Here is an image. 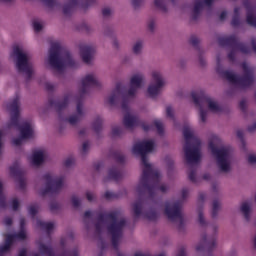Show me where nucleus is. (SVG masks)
I'll use <instances>...</instances> for the list:
<instances>
[{
	"instance_id": "1",
	"label": "nucleus",
	"mask_w": 256,
	"mask_h": 256,
	"mask_svg": "<svg viewBox=\"0 0 256 256\" xmlns=\"http://www.w3.org/2000/svg\"><path fill=\"white\" fill-rule=\"evenodd\" d=\"M155 149V142L153 140H143L134 144L132 153L134 155H140L142 161L143 172L140 178V182L136 187V193L139 195H149L153 197L155 194L161 191L165 193L167 186L161 183V174L159 170L155 169L153 165L149 163L147 159L148 153H153Z\"/></svg>"
},
{
	"instance_id": "2",
	"label": "nucleus",
	"mask_w": 256,
	"mask_h": 256,
	"mask_svg": "<svg viewBox=\"0 0 256 256\" xmlns=\"http://www.w3.org/2000/svg\"><path fill=\"white\" fill-rule=\"evenodd\" d=\"M103 83L99 79V76L95 73L86 74L80 81L79 86V96L73 97V95L69 94L64 97L61 102H54V107L57 111H63L71 103L74 101L76 103V114L71 115L69 118L65 119L66 123L70 125H77L83 117H85V108L83 107V97L89 93L90 89L96 88L101 89Z\"/></svg>"
},
{
	"instance_id": "3",
	"label": "nucleus",
	"mask_w": 256,
	"mask_h": 256,
	"mask_svg": "<svg viewBox=\"0 0 256 256\" xmlns=\"http://www.w3.org/2000/svg\"><path fill=\"white\" fill-rule=\"evenodd\" d=\"M7 109L11 115L8 129H18L20 133V137L14 138L12 143L13 145H16V147H19V145H23V141H25V139H33V136L35 135L33 122H19V113H21V102L19 101V96H16L13 101L7 104Z\"/></svg>"
},
{
	"instance_id": "4",
	"label": "nucleus",
	"mask_w": 256,
	"mask_h": 256,
	"mask_svg": "<svg viewBox=\"0 0 256 256\" xmlns=\"http://www.w3.org/2000/svg\"><path fill=\"white\" fill-rule=\"evenodd\" d=\"M145 85V75L143 73L138 72L133 74L130 77V88L127 90L125 85L122 83L116 84L115 88L111 91V93L105 98L106 105H117L119 100L122 99L126 101V99H135L137 96V92L141 87Z\"/></svg>"
},
{
	"instance_id": "5",
	"label": "nucleus",
	"mask_w": 256,
	"mask_h": 256,
	"mask_svg": "<svg viewBox=\"0 0 256 256\" xmlns=\"http://www.w3.org/2000/svg\"><path fill=\"white\" fill-rule=\"evenodd\" d=\"M126 221L121 213L114 211L110 213L99 214L98 222L96 224V230L101 232L102 229L107 227L108 233L112 237V245L114 249L119 247V241L123 236V228L125 227Z\"/></svg>"
},
{
	"instance_id": "6",
	"label": "nucleus",
	"mask_w": 256,
	"mask_h": 256,
	"mask_svg": "<svg viewBox=\"0 0 256 256\" xmlns=\"http://www.w3.org/2000/svg\"><path fill=\"white\" fill-rule=\"evenodd\" d=\"M45 65L57 73H63L67 67L75 69L78 64L60 42H52L48 56L45 58Z\"/></svg>"
},
{
	"instance_id": "7",
	"label": "nucleus",
	"mask_w": 256,
	"mask_h": 256,
	"mask_svg": "<svg viewBox=\"0 0 256 256\" xmlns=\"http://www.w3.org/2000/svg\"><path fill=\"white\" fill-rule=\"evenodd\" d=\"M185 139L184 155L188 165H199L201 161V140L195 135V130L191 125L183 128Z\"/></svg>"
},
{
	"instance_id": "8",
	"label": "nucleus",
	"mask_w": 256,
	"mask_h": 256,
	"mask_svg": "<svg viewBox=\"0 0 256 256\" xmlns=\"http://www.w3.org/2000/svg\"><path fill=\"white\" fill-rule=\"evenodd\" d=\"M209 149L216 159L219 170L222 173H230L232 163L231 148L221 146V139L217 135H212L209 141Z\"/></svg>"
},
{
	"instance_id": "9",
	"label": "nucleus",
	"mask_w": 256,
	"mask_h": 256,
	"mask_svg": "<svg viewBox=\"0 0 256 256\" xmlns=\"http://www.w3.org/2000/svg\"><path fill=\"white\" fill-rule=\"evenodd\" d=\"M242 69L244 72L243 77H238L235 73L231 71H223L219 67V60H218V67L217 73L221 75L224 79H227L231 85L234 87H238L239 89H247V87H251L253 83H255V76L253 75V68L249 66L246 62L242 64Z\"/></svg>"
},
{
	"instance_id": "10",
	"label": "nucleus",
	"mask_w": 256,
	"mask_h": 256,
	"mask_svg": "<svg viewBox=\"0 0 256 256\" xmlns=\"http://www.w3.org/2000/svg\"><path fill=\"white\" fill-rule=\"evenodd\" d=\"M192 99L194 104L200 110V121L201 123L207 122L208 111L205 109L208 107L211 113H221L222 108L217 101L207 96L203 91L192 92Z\"/></svg>"
},
{
	"instance_id": "11",
	"label": "nucleus",
	"mask_w": 256,
	"mask_h": 256,
	"mask_svg": "<svg viewBox=\"0 0 256 256\" xmlns=\"http://www.w3.org/2000/svg\"><path fill=\"white\" fill-rule=\"evenodd\" d=\"M13 55L16 57V68L19 73H23L26 79L29 81L33 77V63L31 62V54L23 50L21 46H14Z\"/></svg>"
},
{
	"instance_id": "12",
	"label": "nucleus",
	"mask_w": 256,
	"mask_h": 256,
	"mask_svg": "<svg viewBox=\"0 0 256 256\" xmlns=\"http://www.w3.org/2000/svg\"><path fill=\"white\" fill-rule=\"evenodd\" d=\"M42 181L44 183V187L39 190V195H53L55 193H59L65 185V178L52 176L51 173H46Z\"/></svg>"
},
{
	"instance_id": "13",
	"label": "nucleus",
	"mask_w": 256,
	"mask_h": 256,
	"mask_svg": "<svg viewBox=\"0 0 256 256\" xmlns=\"http://www.w3.org/2000/svg\"><path fill=\"white\" fill-rule=\"evenodd\" d=\"M165 215L172 223H178L179 227L183 225V202H166Z\"/></svg>"
},
{
	"instance_id": "14",
	"label": "nucleus",
	"mask_w": 256,
	"mask_h": 256,
	"mask_svg": "<svg viewBox=\"0 0 256 256\" xmlns=\"http://www.w3.org/2000/svg\"><path fill=\"white\" fill-rule=\"evenodd\" d=\"M151 77L152 82L148 86L147 93L149 97L155 98L161 93V90L165 87L167 82L159 70H153Z\"/></svg>"
},
{
	"instance_id": "15",
	"label": "nucleus",
	"mask_w": 256,
	"mask_h": 256,
	"mask_svg": "<svg viewBox=\"0 0 256 256\" xmlns=\"http://www.w3.org/2000/svg\"><path fill=\"white\" fill-rule=\"evenodd\" d=\"M24 226H25V220H24V218H21L20 219V227H21L20 232L18 234H8L6 236L5 244L0 248V253H7V251H9V249H11V245H13V243H15V241H23L26 239L27 233L23 229Z\"/></svg>"
},
{
	"instance_id": "16",
	"label": "nucleus",
	"mask_w": 256,
	"mask_h": 256,
	"mask_svg": "<svg viewBox=\"0 0 256 256\" xmlns=\"http://www.w3.org/2000/svg\"><path fill=\"white\" fill-rule=\"evenodd\" d=\"M123 111H125L124 119H123V124L126 129H135V127H138L139 125V118L129 110V108L123 104L122 105Z\"/></svg>"
},
{
	"instance_id": "17",
	"label": "nucleus",
	"mask_w": 256,
	"mask_h": 256,
	"mask_svg": "<svg viewBox=\"0 0 256 256\" xmlns=\"http://www.w3.org/2000/svg\"><path fill=\"white\" fill-rule=\"evenodd\" d=\"M95 53V46L90 44L80 45V55L84 63H91L93 55Z\"/></svg>"
},
{
	"instance_id": "18",
	"label": "nucleus",
	"mask_w": 256,
	"mask_h": 256,
	"mask_svg": "<svg viewBox=\"0 0 256 256\" xmlns=\"http://www.w3.org/2000/svg\"><path fill=\"white\" fill-rule=\"evenodd\" d=\"M205 201V194L200 193L198 197V207H197V213H198V222L201 225V227H205L207 225V221H205V217L203 216V207L201 206V203Z\"/></svg>"
},
{
	"instance_id": "19",
	"label": "nucleus",
	"mask_w": 256,
	"mask_h": 256,
	"mask_svg": "<svg viewBox=\"0 0 256 256\" xmlns=\"http://www.w3.org/2000/svg\"><path fill=\"white\" fill-rule=\"evenodd\" d=\"M31 164L35 167L41 165L43 161H45V151L43 150H36L30 157Z\"/></svg>"
},
{
	"instance_id": "20",
	"label": "nucleus",
	"mask_w": 256,
	"mask_h": 256,
	"mask_svg": "<svg viewBox=\"0 0 256 256\" xmlns=\"http://www.w3.org/2000/svg\"><path fill=\"white\" fill-rule=\"evenodd\" d=\"M10 174L14 177H18V185L20 189H25V179L21 177V169L19 168V165L14 164L10 167Z\"/></svg>"
},
{
	"instance_id": "21",
	"label": "nucleus",
	"mask_w": 256,
	"mask_h": 256,
	"mask_svg": "<svg viewBox=\"0 0 256 256\" xmlns=\"http://www.w3.org/2000/svg\"><path fill=\"white\" fill-rule=\"evenodd\" d=\"M212 4H213V0H204V2L201 0L196 1L194 10H193V19H197V17H199V14L203 10V5H207V7H211Z\"/></svg>"
},
{
	"instance_id": "22",
	"label": "nucleus",
	"mask_w": 256,
	"mask_h": 256,
	"mask_svg": "<svg viewBox=\"0 0 256 256\" xmlns=\"http://www.w3.org/2000/svg\"><path fill=\"white\" fill-rule=\"evenodd\" d=\"M81 0H68V2L63 6L64 15H69Z\"/></svg>"
},
{
	"instance_id": "23",
	"label": "nucleus",
	"mask_w": 256,
	"mask_h": 256,
	"mask_svg": "<svg viewBox=\"0 0 256 256\" xmlns=\"http://www.w3.org/2000/svg\"><path fill=\"white\" fill-rule=\"evenodd\" d=\"M37 226L42 229V231H46L48 234L55 229V223L53 222H44L41 220H37Z\"/></svg>"
},
{
	"instance_id": "24",
	"label": "nucleus",
	"mask_w": 256,
	"mask_h": 256,
	"mask_svg": "<svg viewBox=\"0 0 256 256\" xmlns=\"http://www.w3.org/2000/svg\"><path fill=\"white\" fill-rule=\"evenodd\" d=\"M240 211L244 215L246 221H249V219H251V204L249 202L242 203Z\"/></svg>"
},
{
	"instance_id": "25",
	"label": "nucleus",
	"mask_w": 256,
	"mask_h": 256,
	"mask_svg": "<svg viewBox=\"0 0 256 256\" xmlns=\"http://www.w3.org/2000/svg\"><path fill=\"white\" fill-rule=\"evenodd\" d=\"M134 217H141L143 215V202L137 201L132 206Z\"/></svg>"
},
{
	"instance_id": "26",
	"label": "nucleus",
	"mask_w": 256,
	"mask_h": 256,
	"mask_svg": "<svg viewBox=\"0 0 256 256\" xmlns=\"http://www.w3.org/2000/svg\"><path fill=\"white\" fill-rule=\"evenodd\" d=\"M220 45H237V38L235 36L219 38Z\"/></svg>"
},
{
	"instance_id": "27",
	"label": "nucleus",
	"mask_w": 256,
	"mask_h": 256,
	"mask_svg": "<svg viewBox=\"0 0 256 256\" xmlns=\"http://www.w3.org/2000/svg\"><path fill=\"white\" fill-rule=\"evenodd\" d=\"M33 29L36 31V33H39L44 27L45 22L39 18H34L32 21Z\"/></svg>"
},
{
	"instance_id": "28",
	"label": "nucleus",
	"mask_w": 256,
	"mask_h": 256,
	"mask_svg": "<svg viewBox=\"0 0 256 256\" xmlns=\"http://www.w3.org/2000/svg\"><path fill=\"white\" fill-rule=\"evenodd\" d=\"M92 127L96 133H99L103 127V118L101 116H97L92 124Z\"/></svg>"
},
{
	"instance_id": "29",
	"label": "nucleus",
	"mask_w": 256,
	"mask_h": 256,
	"mask_svg": "<svg viewBox=\"0 0 256 256\" xmlns=\"http://www.w3.org/2000/svg\"><path fill=\"white\" fill-rule=\"evenodd\" d=\"M108 177L109 179H113L114 181H119V179H121L123 175L121 174V172L118 171L117 168H113L109 170Z\"/></svg>"
},
{
	"instance_id": "30",
	"label": "nucleus",
	"mask_w": 256,
	"mask_h": 256,
	"mask_svg": "<svg viewBox=\"0 0 256 256\" xmlns=\"http://www.w3.org/2000/svg\"><path fill=\"white\" fill-rule=\"evenodd\" d=\"M221 209V202L214 200L212 204V217H217L219 210Z\"/></svg>"
},
{
	"instance_id": "31",
	"label": "nucleus",
	"mask_w": 256,
	"mask_h": 256,
	"mask_svg": "<svg viewBox=\"0 0 256 256\" xmlns=\"http://www.w3.org/2000/svg\"><path fill=\"white\" fill-rule=\"evenodd\" d=\"M143 51V41L138 40L133 46V53L139 55Z\"/></svg>"
},
{
	"instance_id": "32",
	"label": "nucleus",
	"mask_w": 256,
	"mask_h": 256,
	"mask_svg": "<svg viewBox=\"0 0 256 256\" xmlns=\"http://www.w3.org/2000/svg\"><path fill=\"white\" fill-rule=\"evenodd\" d=\"M247 23L252 27H256V16L253 15V12L251 11H248L247 13Z\"/></svg>"
},
{
	"instance_id": "33",
	"label": "nucleus",
	"mask_w": 256,
	"mask_h": 256,
	"mask_svg": "<svg viewBox=\"0 0 256 256\" xmlns=\"http://www.w3.org/2000/svg\"><path fill=\"white\" fill-rule=\"evenodd\" d=\"M144 215V217L146 218V219H149L150 221H155V219H157V211H155V210H150V211H148V212H146L145 214H143Z\"/></svg>"
},
{
	"instance_id": "34",
	"label": "nucleus",
	"mask_w": 256,
	"mask_h": 256,
	"mask_svg": "<svg viewBox=\"0 0 256 256\" xmlns=\"http://www.w3.org/2000/svg\"><path fill=\"white\" fill-rule=\"evenodd\" d=\"M154 125L159 135H163V122H161V120H154Z\"/></svg>"
},
{
	"instance_id": "35",
	"label": "nucleus",
	"mask_w": 256,
	"mask_h": 256,
	"mask_svg": "<svg viewBox=\"0 0 256 256\" xmlns=\"http://www.w3.org/2000/svg\"><path fill=\"white\" fill-rule=\"evenodd\" d=\"M121 133H123V128H121V126H114L112 128V136L113 137H119V135H121Z\"/></svg>"
},
{
	"instance_id": "36",
	"label": "nucleus",
	"mask_w": 256,
	"mask_h": 256,
	"mask_svg": "<svg viewBox=\"0 0 256 256\" xmlns=\"http://www.w3.org/2000/svg\"><path fill=\"white\" fill-rule=\"evenodd\" d=\"M0 207H5V195L3 194V184L0 182Z\"/></svg>"
},
{
	"instance_id": "37",
	"label": "nucleus",
	"mask_w": 256,
	"mask_h": 256,
	"mask_svg": "<svg viewBox=\"0 0 256 256\" xmlns=\"http://www.w3.org/2000/svg\"><path fill=\"white\" fill-rule=\"evenodd\" d=\"M154 3L158 7V9H161L162 11H166L164 0H154Z\"/></svg>"
},
{
	"instance_id": "38",
	"label": "nucleus",
	"mask_w": 256,
	"mask_h": 256,
	"mask_svg": "<svg viewBox=\"0 0 256 256\" xmlns=\"http://www.w3.org/2000/svg\"><path fill=\"white\" fill-rule=\"evenodd\" d=\"M29 214L34 217V215H37V212L39 211V206L37 205H31L28 209Z\"/></svg>"
},
{
	"instance_id": "39",
	"label": "nucleus",
	"mask_w": 256,
	"mask_h": 256,
	"mask_svg": "<svg viewBox=\"0 0 256 256\" xmlns=\"http://www.w3.org/2000/svg\"><path fill=\"white\" fill-rule=\"evenodd\" d=\"M71 202L73 207H79V205H81V200L79 199V197L73 195L71 198Z\"/></svg>"
},
{
	"instance_id": "40",
	"label": "nucleus",
	"mask_w": 256,
	"mask_h": 256,
	"mask_svg": "<svg viewBox=\"0 0 256 256\" xmlns=\"http://www.w3.org/2000/svg\"><path fill=\"white\" fill-rule=\"evenodd\" d=\"M65 167H72V165H75V158L68 157L64 162Z\"/></svg>"
},
{
	"instance_id": "41",
	"label": "nucleus",
	"mask_w": 256,
	"mask_h": 256,
	"mask_svg": "<svg viewBox=\"0 0 256 256\" xmlns=\"http://www.w3.org/2000/svg\"><path fill=\"white\" fill-rule=\"evenodd\" d=\"M102 15L103 17H111V15H113V10H111V8H104L102 10Z\"/></svg>"
},
{
	"instance_id": "42",
	"label": "nucleus",
	"mask_w": 256,
	"mask_h": 256,
	"mask_svg": "<svg viewBox=\"0 0 256 256\" xmlns=\"http://www.w3.org/2000/svg\"><path fill=\"white\" fill-rule=\"evenodd\" d=\"M104 197H105V199H108V200L116 199L117 194H115V193H113V192H110V191H107V192L104 194Z\"/></svg>"
},
{
	"instance_id": "43",
	"label": "nucleus",
	"mask_w": 256,
	"mask_h": 256,
	"mask_svg": "<svg viewBox=\"0 0 256 256\" xmlns=\"http://www.w3.org/2000/svg\"><path fill=\"white\" fill-rule=\"evenodd\" d=\"M166 115H167V117H169L170 119H174L173 107H171V106H167V107H166Z\"/></svg>"
},
{
	"instance_id": "44",
	"label": "nucleus",
	"mask_w": 256,
	"mask_h": 256,
	"mask_svg": "<svg viewBox=\"0 0 256 256\" xmlns=\"http://www.w3.org/2000/svg\"><path fill=\"white\" fill-rule=\"evenodd\" d=\"M86 199L90 202L95 201V194L91 191L86 192Z\"/></svg>"
},
{
	"instance_id": "45",
	"label": "nucleus",
	"mask_w": 256,
	"mask_h": 256,
	"mask_svg": "<svg viewBox=\"0 0 256 256\" xmlns=\"http://www.w3.org/2000/svg\"><path fill=\"white\" fill-rule=\"evenodd\" d=\"M12 209L13 211H17V209H19V200H17V198L12 200Z\"/></svg>"
},
{
	"instance_id": "46",
	"label": "nucleus",
	"mask_w": 256,
	"mask_h": 256,
	"mask_svg": "<svg viewBox=\"0 0 256 256\" xmlns=\"http://www.w3.org/2000/svg\"><path fill=\"white\" fill-rule=\"evenodd\" d=\"M57 209H59V204L57 202L50 203V210L52 211V213H55Z\"/></svg>"
},
{
	"instance_id": "47",
	"label": "nucleus",
	"mask_w": 256,
	"mask_h": 256,
	"mask_svg": "<svg viewBox=\"0 0 256 256\" xmlns=\"http://www.w3.org/2000/svg\"><path fill=\"white\" fill-rule=\"evenodd\" d=\"M248 162L251 163V165H256V155L255 154L249 155Z\"/></svg>"
},
{
	"instance_id": "48",
	"label": "nucleus",
	"mask_w": 256,
	"mask_h": 256,
	"mask_svg": "<svg viewBox=\"0 0 256 256\" xmlns=\"http://www.w3.org/2000/svg\"><path fill=\"white\" fill-rule=\"evenodd\" d=\"M89 142H84L82 145V154L85 155V153H87V151H89Z\"/></svg>"
},
{
	"instance_id": "49",
	"label": "nucleus",
	"mask_w": 256,
	"mask_h": 256,
	"mask_svg": "<svg viewBox=\"0 0 256 256\" xmlns=\"http://www.w3.org/2000/svg\"><path fill=\"white\" fill-rule=\"evenodd\" d=\"M148 29H150V31H155V20H149Z\"/></svg>"
},
{
	"instance_id": "50",
	"label": "nucleus",
	"mask_w": 256,
	"mask_h": 256,
	"mask_svg": "<svg viewBox=\"0 0 256 256\" xmlns=\"http://www.w3.org/2000/svg\"><path fill=\"white\" fill-rule=\"evenodd\" d=\"M143 4V0H132V5L137 9V7H140V5Z\"/></svg>"
},
{
	"instance_id": "51",
	"label": "nucleus",
	"mask_w": 256,
	"mask_h": 256,
	"mask_svg": "<svg viewBox=\"0 0 256 256\" xmlns=\"http://www.w3.org/2000/svg\"><path fill=\"white\" fill-rule=\"evenodd\" d=\"M141 127H142V129H144L145 131H151V130H153V125H147V124H145V123H142V124H141Z\"/></svg>"
},
{
	"instance_id": "52",
	"label": "nucleus",
	"mask_w": 256,
	"mask_h": 256,
	"mask_svg": "<svg viewBox=\"0 0 256 256\" xmlns=\"http://www.w3.org/2000/svg\"><path fill=\"white\" fill-rule=\"evenodd\" d=\"M188 177L190 179V181H192L193 183H195L196 178H195V171H190L188 174Z\"/></svg>"
},
{
	"instance_id": "53",
	"label": "nucleus",
	"mask_w": 256,
	"mask_h": 256,
	"mask_svg": "<svg viewBox=\"0 0 256 256\" xmlns=\"http://www.w3.org/2000/svg\"><path fill=\"white\" fill-rule=\"evenodd\" d=\"M13 223V219L6 217L4 219V225H6V227H10V225Z\"/></svg>"
},
{
	"instance_id": "54",
	"label": "nucleus",
	"mask_w": 256,
	"mask_h": 256,
	"mask_svg": "<svg viewBox=\"0 0 256 256\" xmlns=\"http://www.w3.org/2000/svg\"><path fill=\"white\" fill-rule=\"evenodd\" d=\"M190 43H191V45H194V47L197 46V45L199 44V38H197V37H192V38L190 39Z\"/></svg>"
},
{
	"instance_id": "55",
	"label": "nucleus",
	"mask_w": 256,
	"mask_h": 256,
	"mask_svg": "<svg viewBox=\"0 0 256 256\" xmlns=\"http://www.w3.org/2000/svg\"><path fill=\"white\" fill-rule=\"evenodd\" d=\"M189 195V190L187 188L182 189V199H187Z\"/></svg>"
},
{
	"instance_id": "56",
	"label": "nucleus",
	"mask_w": 256,
	"mask_h": 256,
	"mask_svg": "<svg viewBox=\"0 0 256 256\" xmlns=\"http://www.w3.org/2000/svg\"><path fill=\"white\" fill-rule=\"evenodd\" d=\"M239 49L242 53H249V48L245 45L239 46Z\"/></svg>"
},
{
	"instance_id": "57",
	"label": "nucleus",
	"mask_w": 256,
	"mask_h": 256,
	"mask_svg": "<svg viewBox=\"0 0 256 256\" xmlns=\"http://www.w3.org/2000/svg\"><path fill=\"white\" fill-rule=\"evenodd\" d=\"M45 87L47 91H53V89H55V86L52 83H46Z\"/></svg>"
},
{
	"instance_id": "58",
	"label": "nucleus",
	"mask_w": 256,
	"mask_h": 256,
	"mask_svg": "<svg viewBox=\"0 0 256 256\" xmlns=\"http://www.w3.org/2000/svg\"><path fill=\"white\" fill-rule=\"evenodd\" d=\"M177 256H186L185 247L179 249Z\"/></svg>"
},
{
	"instance_id": "59",
	"label": "nucleus",
	"mask_w": 256,
	"mask_h": 256,
	"mask_svg": "<svg viewBox=\"0 0 256 256\" xmlns=\"http://www.w3.org/2000/svg\"><path fill=\"white\" fill-rule=\"evenodd\" d=\"M209 229H210V231H212L213 233H217L218 227H217L216 224H213V225H210V226H209Z\"/></svg>"
},
{
	"instance_id": "60",
	"label": "nucleus",
	"mask_w": 256,
	"mask_h": 256,
	"mask_svg": "<svg viewBox=\"0 0 256 256\" xmlns=\"http://www.w3.org/2000/svg\"><path fill=\"white\" fill-rule=\"evenodd\" d=\"M232 25H233L234 27H237V25H239V18L234 17V18L232 19Z\"/></svg>"
},
{
	"instance_id": "61",
	"label": "nucleus",
	"mask_w": 256,
	"mask_h": 256,
	"mask_svg": "<svg viewBox=\"0 0 256 256\" xmlns=\"http://www.w3.org/2000/svg\"><path fill=\"white\" fill-rule=\"evenodd\" d=\"M228 57H229V60H230V61H233V60L235 59V51H232V52L228 55Z\"/></svg>"
},
{
	"instance_id": "62",
	"label": "nucleus",
	"mask_w": 256,
	"mask_h": 256,
	"mask_svg": "<svg viewBox=\"0 0 256 256\" xmlns=\"http://www.w3.org/2000/svg\"><path fill=\"white\" fill-rule=\"evenodd\" d=\"M19 256H27V250L25 249L20 250Z\"/></svg>"
},
{
	"instance_id": "63",
	"label": "nucleus",
	"mask_w": 256,
	"mask_h": 256,
	"mask_svg": "<svg viewBox=\"0 0 256 256\" xmlns=\"http://www.w3.org/2000/svg\"><path fill=\"white\" fill-rule=\"evenodd\" d=\"M225 17H227V12H222V13L220 14V19H221V21L225 20Z\"/></svg>"
},
{
	"instance_id": "64",
	"label": "nucleus",
	"mask_w": 256,
	"mask_h": 256,
	"mask_svg": "<svg viewBox=\"0 0 256 256\" xmlns=\"http://www.w3.org/2000/svg\"><path fill=\"white\" fill-rule=\"evenodd\" d=\"M249 131H256V123L248 128Z\"/></svg>"
}]
</instances>
